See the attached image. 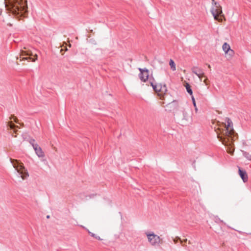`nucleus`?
<instances>
[{
	"label": "nucleus",
	"instance_id": "nucleus-15",
	"mask_svg": "<svg viewBox=\"0 0 251 251\" xmlns=\"http://www.w3.org/2000/svg\"><path fill=\"white\" fill-rule=\"evenodd\" d=\"M7 126L11 129H14L15 127H18V126L15 125L12 122H9Z\"/></svg>",
	"mask_w": 251,
	"mask_h": 251
},
{
	"label": "nucleus",
	"instance_id": "nucleus-9",
	"mask_svg": "<svg viewBox=\"0 0 251 251\" xmlns=\"http://www.w3.org/2000/svg\"><path fill=\"white\" fill-rule=\"evenodd\" d=\"M239 168V174L244 182H246L248 180V177L247 172L245 170H242L240 167Z\"/></svg>",
	"mask_w": 251,
	"mask_h": 251
},
{
	"label": "nucleus",
	"instance_id": "nucleus-17",
	"mask_svg": "<svg viewBox=\"0 0 251 251\" xmlns=\"http://www.w3.org/2000/svg\"><path fill=\"white\" fill-rule=\"evenodd\" d=\"M10 119H13L15 123H18V120L17 117H15L14 115H12L10 118Z\"/></svg>",
	"mask_w": 251,
	"mask_h": 251
},
{
	"label": "nucleus",
	"instance_id": "nucleus-19",
	"mask_svg": "<svg viewBox=\"0 0 251 251\" xmlns=\"http://www.w3.org/2000/svg\"><path fill=\"white\" fill-rule=\"evenodd\" d=\"M192 100H193V104L194 106H195V110H196V111H197V110H198V109H197V107H196V101H195V99L194 98V97H192Z\"/></svg>",
	"mask_w": 251,
	"mask_h": 251
},
{
	"label": "nucleus",
	"instance_id": "nucleus-23",
	"mask_svg": "<svg viewBox=\"0 0 251 251\" xmlns=\"http://www.w3.org/2000/svg\"><path fill=\"white\" fill-rule=\"evenodd\" d=\"M95 238H96V239H98L99 240H101V239L99 236H97L96 235Z\"/></svg>",
	"mask_w": 251,
	"mask_h": 251
},
{
	"label": "nucleus",
	"instance_id": "nucleus-14",
	"mask_svg": "<svg viewBox=\"0 0 251 251\" xmlns=\"http://www.w3.org/2000/svg\"><path fill=\"white\" fill-rule=\"evenodd\" d=\"M169 65L173 71H175L176 70V64L172 59L170 60Z\"/></svg>",
	"mask_w": 251,
	"mask_h": 251
},
{
	"label": "nucleus",
	"instance_id": "nucleus-18",
	"mask_svg": "<svg viewBox=\"0 0 251 251\" xmlns=\"http://www.w3.org/2000/svg\"><path fill=\"white\" fill-rule=\"evenodd\" d=\"M228 53L229 55H230V56H232L234 54V51L230 49L229 50V51H228Z\"/></svg>",
	"mask_w": 251,
	"mask_h": 251
},
{
	"label": "nucleus",
	"instance_id": "nucleus-6",
	"mask_svg": "<svg viewBox=\"0 0 251 251\" xmlns=\"http://www.w3.org/2000/svg\"><path fill=\"white\" fill-rule=\"evenodd\" d=\"M148 237V241L152 246L159 245L160 241V237L158 235L152 233H146Z\"/></svg>",
	"mask_w": 251,
	"mask_h": 251
},
{
	"label": "nucleus",
	"instance_id": "nucleus-8",
	"mask_svg": "<svg viewBox=\"0 0 251 251\" xmlns=\"http://www.w3.org/2000/svg\"><path fill=\"white\" fill-rule=\"evenodd\" d=\"M33 148L34 149L36 154L38 157H42L45 156L44 153L43 151L41 148L39 147L38 145H33Z\"/></svg>",
	"mask_w": 251,
	"mask_h": 251
},
{
	"label": "nucleus",
	"instance_id": "nucleus-7",
	"mask_svg": "<svg viewBox=\"0 0 251 251\" xmlns=\"http://www.w3.org/2000/svg\"><path fill=\"white\" fill-rule=\"evenodd\" d=\"M21 55L22 56H29L28 57H24L22 60H27L28 59L32 60V62H35L36 60H37V55L35 54L33 55V52L31 50H21Z\"/></svg>",
	"mask_w": 251,
	"mask_h": 251
},
{
	"label": "nucleus",
	"instance_id": "nucleus-10",
	"mask_svg": "<svg viewBox=\"0 0 251 251\" xmlns=\"http://www.w3.org/2000/svg\"><path fill=\"white\" fill-rule=\"evenodd\" d=\"M191 70L192 72L198 77H200V75L203 74V70L198 67L194 66L192 68Z\"/></svg>",
	"mask_w": 251,
	"mask_h": 251
},
{
	"label": "nucleus",
	"instance_id": "nucleus-25",
	"mask_svg": "<svg viewBox=\"0 0 251 251\" xmlns=\"http://www.w3.org/2000/svg\"><path fill=\"white\" fill-rule=\"evenodd\" d=\"M187 239H184L183 241H182V243H183V242H185V243H186V242H187Z\"/></svg>",
	"mask_w": 251,
	"mask_h": 251
},
{
	"label": "nucleus",
	"instance_id": "nucleus-13",
	"mask_svg": "<svg viewBox=\"0 0 251 251\" xmlns=\"http://www.w3.org/2000/svg\"><path fill=\"white\" fill-rule=\"evenodd\" d=\"M242 152L243 153V154L244 157H245L248 160L251 161V154H250L249 152H247L246 151H242Z\"/></svg>",
	"mask_w": 251,
	"mask_h": 251
},
{
	"label": "nucleus",
	"instance_id": "nucleus-11",
	"mask_svg": "<svg viewBox=\"0 0 251 251\" xmlns=\"http://www.w3.org/2000/svg\"><path fill=\"white\" fill-rule=\"evenodd\" d=\"M222 48L225 53H228V51L230 49V46L227 43L223 44Z\"/></svg>",
	"mask_w": 251,
	"mask_h": 251
},
{
	"label": "nucleus",
	"instance_id": "nucleus-24",
	"mask_svg": "<svg viewBox=\"0 0 251 251\" xmlns=\"http://www.w3.org/2000/svg\"><path fill=\"white\" fill-rule=\"evenodd\" d=\"M207 78H206L204 80L203 82L205 84V85H207Z\"/></svg>",
	"mask_w": 251,
	"mask_h": 251
},
{
	"label": "nucleus",
	"instance_id": "nucleus-21",
	"mask_svg": "<svg viewBox=\"0 0 251 251\" xmlns=\"http://www.w3.org/2000/svg\"><path fill=\"white\" fill-rule=\"evenodd\" d=\"M88 233H89V234L91 236H92V237H93L95 238V237H96V235L94 233H92V232H90V231H88Z\"/></svg>",
	"mask_w": 251,
	"mask_h": 251
},
{
	"label": "nucleus",
	"instance_id": "nucleus-4",
	"mask_svg": "<svg viewBox=\"0 0 251 251\" xmlns=\"http://www.w3.org/2000/svg\"><path fill=\"white\" fill-rule=\"evenodd\" d=\"M10 160L13 165V167L21 175V177L23 179H25L27 177H28V173L22 163L20 162L18 160L16 159L10 158Z\"/></svg>",
	"mask_w": 251,
	"mask_h": 251
},
{
	"label": "nucleus",
	"instance_id": "nucleus-26",
	"mask_svg": "<svg viewBox=\"0 0 251 251\" xmlns=\"http://www.w3.org/2000/svg\"><path fill=\"white\" fill-rule=\"evenodd\" d=\"M47 218H48V219L50 218V216H49V215H48V216H47Z\"/></svg>",
	"mask_w": 251,
	"mask_h": 251
},
{
	"label": "nucleus",
	"instance_id": "nucleus-22",
	"mask_svg": "<svg viewBox=\"0 0 251 251\" xmlns=\"http://www.w3.org/2000/svg\"><path fill=\"white\" fill-rule=\"evenodd\" d=\"M205 77L204 73V72H203V74H202V75H200V77H199V78H200V79L201 81L202 77Z\"/></svg>",
	"mask_w": 251,
	"mask_h": 251
},
{
	"label": "nucleus",
	"instance_id": "nucleus-2",
	"mask_svg": "<svg viewBox=\"0 0 251 251\" xmlns=\"http://www.w3.org/2000/svg\"><path fill=\"white\" fill-rule=\"evenodd\" d=\"M139 70L140 71L139 77L141 80L146 82L149 80V83L152 86L153 90L158 93V96L160 100L164 101L167 100L168 104L174 101V100H168V98L170 97L171 95L167 93L168 90L166 84L162 85L161 84H157L153 77H149V71L148 69L139 68Z\"/></svg>",
	"mask_w": 251,
	"mask_h": 251
},
{
	"label": "nucleus",
	"instance_id": "nucleus-3",
	"mask_svg": "<svg viewBox=\"0 0 251 251\" xmlns=\"http://www.w3.org/2000/svg\"><path fill=\"white\" fill-rule=\"evenodd\" d=\"M6 10L17 17H25L27 14L26 0H4Z\"/></svg>",
	"mask_w": 251,
	"mask_h": 251
},
{
	"label": "nucleus",
	"instance_id": "nucleus-5",
	"mask_svg": "<svg viewBox=\"0 0 251 251\" xmlns=\"http://www.w3.org/2000/svg\"><path fill=\"white\" fill-rule=\"evenodd\" d=\"M212 4L214 6L211 9V12L213 16L214 19L219 21H222V19H219V16H220L222 14V7L218 2L215 1L214 0H212Z\"/></svg>",
	"mask_w": 251,
	"mask_h": 251
},
{
	"label": "nucleus",
	"instance_id": "nucleus-27",
	"mask_svg": "<svg viewBox=\"0 0 251 251\" xmlns=\"http://www.w3.org/2000/svg\"><path fill=\"white\" fill-rule=\"evenodd\" d=\"M208 67L209 68H210V67H210V65H208Z\"/></svg>",
	"mask_w": 251,
	"mask_h": 251
},
{
	"label": "nucleus",
	"instance_id": "nucleus-12",
	"mask_svg": "<svg viewBox=\"0 0 251 251\" xmlns=\"http://www.w3.org/2000/svg\"><path fill=\"white\" fill-rule=\"evenodd\" d=\"M187 92L190 95H192L193 94L192 90L191 88V86L188 84V83H186V85H185Z\"/></svg>",
	"mask_w": 251,
	"mask_h": 251
},
{
	"label": "nucleus",
	"instance_id": "nucleus-20",
	"mask_svg": "<svg viewBox=\"0 0 251 251\" xmlns=\"http://www.w3.org/2000/svg\"><path fill=\"white\" fill-rule=\"evenodd\" d=\"M178 240H180V241L181 242V244H182V240L180 239V238H179V237H177V238H176L174 240V242H175V243H176L177 242Z\"/></svg>",
	"mask_w": 251,
	"mask_h": 251
},
{
	"label": "nucleus",
	"instance_id": "nucleus-1",
	"mask_svg": "<svg viewBox=\"0 0 251 251\" xmlns=\"http://www.w3.org/2000/svg\"><path fill=\"white\" fill-rule=\"evenodd\" d=\"M227 125H224V128H218L215 129L217 138L227 148V151L230 154H233L234 151V141L237 138L238 135L232 127V122L228 118H226Z\"/></svg>",
	"mask_w": 251,
	"mask_h": 251
},
{
	"label": "nucleus",
	"instance_id": "nucleus-16",
	"mask_svg": "<svg viewBox=\"0 0 251 251\" xmlns=\"http://www.w3.org/2000/svg\"><path fill=\"white\" fill-rule=\"evenodd\" d=\"M35 140L34 139H30V140L29 141V143L32 145V146L33 147V145H38L37 144H35L34 142H35Z\"/></svg>",
	"mask_w": 251,
	"mask_h": 251
}]
</instances>
